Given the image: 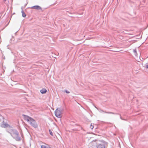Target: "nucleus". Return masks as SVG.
Returning <instances> with one entry per match:
<instances>
[{
    "mask_svg": "<svg viewBox=\"0 0 148 148\" xmlns=\"http://www.w3.org/2000/svg\"><path fill=\"white\" fill-rule=\"evenodd\" d=\"M41 148H51L48 145L44 144L41 146Z\"/></svg>",
    "mask_w": 148,
    "mask_h": 148,
    "instance_id": "423d86ee",
    "label": "nucleus"
},
{
    "mask_svg": "<svg viewBox=\"0 0 148 148\" xmlns=\"http://www.w3.org/2000/svg\"><path fill=\"white\" fill-rule=\"evenodd\" d=\"M146 67L147 68H148V65L146 66Z\"/></svg>",
    "mask_w": 148,
    "mask_h": 148,
    "instance_id": "ddd939ff",
    "label": "nucleus"
},
{
    "mask_svg": "<svg viewBox=\"0 0 148 148\" xmlns=\"http://www.w3.org/2000/svg\"><path fill=\"white\" fill-rule=\"evenodd\" d=\"M24 119L29 123L32 126L35 128L37 127V125L34 120L27 116L24 115Z\"/></svg>",
    "mask_w": 148,
    "mask_h": 148,
    "instance_id": "f257e3e1",
    "label": "nucleus"
},
{
    "mask_svg": "<svg viewBox=\"0 0 148 148\" xmlns=\"http://www.w3.org/2000/svg\"><path fill=\"white\" fill-rule=\"evenodd\" d=\"M8 126V125L5 123H3L1 125V126L2 127L5 128Z\"/></svg>",
    "mask_w": 148,
    "mask_h": 148,
    "instance_id": "6e6552de",
    "label": "nucleus"
},
{
    "mask_svg": "<svg viewBox=\"0 0 148 148\" xmlns=\"http://www.w3.org/2000/svg\"><path fill=\"white\" fill-rule=\"evenodd\" d=\"M55 114L58 118H61L62 117L61 112L59 109H57L55 111Z\"/></svg>",
    "mask_w": 148,
    "mask_h": 148,
    "instance_id": "f03ea898",
    "label": "nucleus"
},
{
    "mask_svg": "<svg viewBox=\"0 0 148 148\" xmlns=\"http://www.w3.org/2000/svg\"><path fill=\"white\" fill-rule=\"evenodd\" d=\"M100 142L98 145L97 148H105L106 142L103 141H102Z\"/></svg>",
    "mask_w": 148,
    "mask_h": 148,
    "instance_id": "7ed1b4c3",
    "label": "nucleus"
},
{
    "mask_svg": "<svg viewBox=\"0 0 148 148\" xmlns=\"http://www.w3.org/2000/svg\"><path fill=\"white\" fill-rule=\"evenodd\" d=\"M65 92L67 93H70L69 91H68L67 90H66Z\"/></svg>",
    "mask_w": 148,
    "mask_h": 148,
    "instance_id": "f8f14e48",
    "label": "nucleus"
},
{
    "mask_svg": "<svg viewBox=\"0 0 148 148\" xmlns=\"http://www.w3.org/2000/svg\"><path fill=\"white\" fill-rule=\"evenodd\" d=\"M6 0H3L4 1H5Z\"/></svg>",
    "mask_w": 148,
    "mask_h": 148,
    "instance_id": "4468645a",
    "label": "nucleus"
},
{
    "mask_svg": "<svg viewBox=\"0 0 148 148\" xmlns=\"http://www.w3.org/2000/svg\"><path fill=\"white\" fill-rule=\"evenodd\" d=\"M31 8L36 10H40L41 9V8L38 5H36L31 7Z\"/></svg>",
    "mask_w": 148,
    "mask_h": 148,
    "instance_id": "39448f33",
    "label": "nucleus"
},
{
    "mask_svg": "<svg viewBox=\"0 0 148 148\" xmlns=\"http://www.w3.org/2000/svg\"><path fill=\"white\" fill-rule=\"evenodd\" d=\"M49 133H50V134L51 136H53V132H52V130H49Z\"/></svg>",
    "mask_w": 148,
    "mask_h": 148,
    "instance_id": "1a4fd4ad",
    "label": "nucleus"
},
{
    "mask_svg": "<svg viewBox=\"0 0 148 148\" xmlns=\"http://www.w3.org/2000/svg\"><path fill=\"white\" fill-rule=\"evenodd\" d=\"M97 140H93L91 142H90L89 144V145L90 147H93V146H95L97 144V143L96 141Z\"/></svg>",
    "mask_w": 148,
    "mask_h": 148,
    "instance_id": "20e7f679",
    "label": "nucleus"
},
{
    "mask_svg": "<svg viewBox=\"0 0 148 148\" xmlns=\"http://www.w3.org/2000/svg\"><path fill=\"white\" fill-rule=\"evenodd\" d=\"M94 127V126L92 125L91 124V125L90 126V128L92 129Z\"/></svg>",
    "mask_w": 148,
    "mask_h": 148,
    "instance_id": "9b49d317",
    "label": "nucleus"
},
{
    "mask_svg": "<svg viewBox=\"0 0 148 148\" xmlns=\"http://www.w3.org/2000/svg\"><path fill=\"white\" fill-rule=\"evenodd\" d=\"M47 90L45 88H42L40 90V92L42 94H45Z\"/></svg>",
    "mask_w": 148,
    "mask_h": 148,
    "instance_id": "0eeeda50",
    "label": "nucleus"
},
{
    "mask_svg": "<svg viewBox=\"0 0 148 148\" xmlns=\"http://www.w3.org/2000/svg\"><path fill=\"white\" fill-rule=\"evenodd\" d=\"M22 12L23 16V17H25L26 16V14H25V13L23 11H22Z\"/></svg>",
    "mask_w": 148,
    "mask_h": 148,
    "instance_id": "9d476101",
    "label": "nucleus"
}]
</instances>
